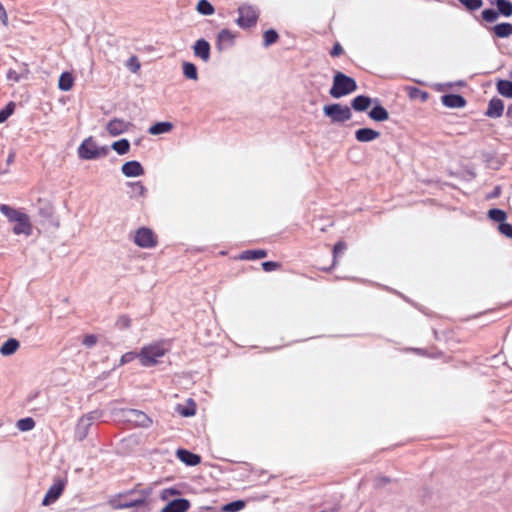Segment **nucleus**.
Listing matches in <instances>:
<instances>
[{"instance_id": "cd10ccee", "label": "nucleus", "mask_w": 512, "mask_h": 512, "mask_svg": "<svg viewBox=\"0 0 512 512\" xmlns=\"http://www.w3.org/2000/svg\"><path fill=\"white\" fill-rule=\"evenodd\" d=\"M183 74L187 79L196 81L198 79V72L196 66L191 62H183Z\"/></svg>"}, {"instance_id": "58836bf2", "label": "nucleus", "mask_w": 512, "mask_h": 512, "mask_svg": "<svg viewBox=\"0 0 512 512\" xmlns=\"http://www.w3.org/2000/svg\"><path fill=\"white\" fill-rule=\"evenodd\" d=\"M481 16L486 22L492 23L498 19L499 13L493 9H485L482 11Z\"/></svg>"}, {"instance_id": "aec40b11", "label": "nucleus", "mask_w": 512, "mask_h": 512, "mask_svg": "<svg viewBox=\"0 0 512 512\" xmlns=\"http://www.w3.org/2000/svg\"><path fill=\"white\" fill-rule=\"evenodd\" d=\"M442 103L449 108H461L466 104L465 99L458 94H447L442 96Z\"/></svg>"}, {"instance_id": "ea45409f", "label": "nucleus", "mask_w": 512, "mask_h": 512, "mask_svg": "<svg viewBox=\"0 0 512 512\" xmlns=\"http://www.w3.org/2000/svg\"><path fill=\"white\" fill-rule=\"evenodd\" d=\"M462 5H464L469 10H477L483 5L482 0H458Z\"/></svg>"}, {"instance_id": "de8ad7c7", "label": "nucleus", "mask_w": 512, "mask_h": 512, "mask_svg": "<svg viewBox=\"0 0 512 512\" xmlns=\"http://www.w3.org/2000/svg\"><path fill=\"white\" fill-rule=\"evenodd\" d=\"M86 347H93L97 343V337L93 334L86 335L82 341Z\"/></svg>"}, {"instance_id": "2f4dec72", "label": "nucleus", "mask_w": 512, "mask_h": 512, "mask_svg": "<svg viewBox=\"0 0 512 512\" xmlns=\"http://www.w3.org/2000/svg\"><path fill=\"white\" fill-rule=\"evenodd\" d=\"M267 256V252L265 250H247L244 251L241 255L242 259L246 260H256V259H262Z\"/></svg>"}, {"instance_id": "3c124183", "label": "nucleus", "mask_w": 512, "mask_h": 512, "mask_svg": "<svg viewBox=\"0 0 512 512\" xmlns=\"http://www.w3.org/2000/svg\"><path fill=\"white\" fill-rule=\"evenodd\" d=\"M182 416L189 417L195 414L194 408H183L178 410Z\"/></svg>"}, {"instance_id": "20e7f679", "label": "nucleus", "mask_w": 512, "mask_h": 512, "mask_svg": "<svg viewBox=\"0 0 512 512\" xmlns=\"http://www.w3.org/2000/svg\"><path fill=\"white\" fill-rule=\"evenodd\" d=\"M108 148L103 146L99 147L92 137L86 138L78 148V155L81 159L92 160L101 156H106Z\"/></svg>"}, {"instance_id": "79ce46f5", "label": "nucleus", "mask_w": 512, "mask_h": 512, "mask_svg": "<svg viewBox=\"0 0 512 512\" xmlns=\"http://www.w3.org/2000/svg\"><path fill=\"white\" fill-rule=\"evenodd\" d=\"M130 186L133 188L136 195L140 197H145L147 194L146 187L141 182H133L130 183Z\"/></svg>"}, {"instance_id": "e433bc0d", "label": "nucleus", "mask_w": 512, "mask_h": 512, "mask_svg": "<svg viewBox=\"0 0 512 512\" xmlns=\"http://www.w3.org/2000/svg\"><path fill=\"white\" fill-rule=\"evenodd\" d=\"M245 507V502L242 500H237L230 502L223 506L222 511L223 512H238L242 510Z\"/></svg>"}, {"instance_id": "412c9836", "label": "nucleus", "mask_w": 512, "mask_h": 512, "mask_svg": "<svg viewBox=\"0 0 512 512\" xmlns=\"http://www.w3.org/2000/svg\"><path fill=\"white\" fill-rule=\"evenodd\" d=\"M504 110V104L502 100L493 98L490 100L486 115L492 118H498L502 116Z\"/></svg>"}, {"instance_id": "09e8293b", "label": "nucleus", "mask_w": 512, "mask_h": 512, "mask_svg": "<svg viewBox=\"0 0 512 512\" xmlns=\"http://www.w3.org/2000/svg\"><path fill=\"white\" fill-rule=\"evenodd\" d=\"M135 358H138V353L135 352H127L121 357V364H126L133 361Z\"/></svg>"}, {"instance_id": "6e6d98bb", "label": "nucleus", "mask_w": 512, "mask_h": 512, "mask_svg": "<svg viewBox=\"0 0 512 512\" xmlns=\"http://www.w3.org/2000/svg\"><path fill=\"white\" fill-rule=\"evenodd\" d=\"M14 161V154L11 153L7 158V164H11Z\"/></svg>"}, {"instance_id": "9d476101", "label": "nucleus", "mask_w": 512, "mask_h": 512, "mask_svg": "<svg viewBox=\"0 0 512 512\" xmlns=\"http://www.w3.org/2000/svg\"><path fill=\"white\" fill-rule=\"evenodd\" d=\"M131 126V123L124 119L113 118L107 123L106 130L111 136L115 137L127 132Z\"/></svg>"}, {"instance_id": "f03ea898", "label": "nucleus", "mask_w": 512, "mask_h": 512, "mask_svg": "<svg viewBox=\"0 0 512 512\" xmlns=\"http://www.w3.org/2000/svg\"><path fill=\"white\" fill-rule=\"evenodd\" d=\"M169 344L165 341L155 342L144 346L138 353L141 365L151 367L160 362V358L169 351Z\"/></svg>"}, {"instance_id": "9b49d317", "label": "nucleus", "mask_w": 512, "mask_h": 512, "mask_svg": "<svg viewBox=\"0 0 512 512\" xmlns=\"http://www.w3.org/2000/svg\"><path fill=\"white\" fill-rule=\"evenodd\" d=\"M111 505L115 509H127L132 507H142L145 505V499L143 497H138L135 499L128 497H119L117 499H113L111 501Z\"/></svg>"}, {"instance_id": "7ed1b4c3", "label": "nucleus", "mask_w": 512, "mask_h": 512, "mask_svg": "<svg viewBox=\"0 0 512 512\" xmlns=\"http://www.w3.org/2000/svg\"><path fill=\"white\" fill-rule=\"evenodd\" d=\"M356 90L357 83L353 78L343 74L342 72H336L333 77V85L329 94L331 97L339 99L355 92Z\"/></svg>"}, {"instance_id": "b1692460", "label": "nucleus", "mask_w": 512, "mask_h": 512, "mask_svg": "<svg viewBox=\"0 0 512 512\" xmlns=\"http://www.w3.org/2000/svg\"><path fill=\"white\" fill-rule=\"evenodd\" d=\"M371 104V99L364 95H359L355 97L352 102L351 106L354 110L363 112L369 108Z\"/></svg>"}, {"instance_id": "a878e982", "label": "nucleus", "mask_w": 512, "mask_h": 512, "mask_svg": "<svg viewBox=\"0 0 512 512\" xmlns=\"http://www.w3.org/2000/svg\"><path fill=\"white\" fill-rule=\"evenodd\" d=\"M492 31L498 38H507L512 34V24L500 23L492 28Z\"/></svg>"}, {"instance_id": "393cba45", "label": "nucleus", "mask_w": 512, "mask_h": 512, "mask_svg": "<svg viewBox=\"0 0 512 512\" xmlns=\"http://www.w3.org/2000/svg\"><path fill=\"white\" fill-rule=\"evenodd\" d=\"M19 345L20 344L18 340L10 338L2 344L0 348V353L3 356H10L18 350Z\"/></svg>"}, {"instance_id": "37998d69", "label": "nucleus", "mask_w": 512, "mask_h": 512, "mask_svg": "<svg viewBox=\"0 0 512 512\" xmlns=\"http://www.w3.org/2000/svg\"><path fill=\"white\" fill-rule=\"evenodd\" d=\"M131 325V320L126 315L120 316L116 321V327L118 329H127Z\"/></svg>"}, {"instance_id": "f3484780", "label": "nucleus", "mask_w": 512, "mask_h": 512, "mask_svg": "<svg viewBox=\"0 0 512 512\" xmlns=\"http://www.w3.org/2000/svg\"><path fill=\"white\" fill-rule=\"evenodd\" d=\"M194 55L201 58L204 62L210 59V44L204 40L199 39L193 46Z\"/></svg>"}, {"instance_id": "49530a36", "label": "nucleus", "mask_w": 512, "mask_h": 512, "mask_svg": "<svg viewBox=\"0 0 512 512\" xmlns=\"http://www.w3.org/2000/svg\"><path fill=\"white\" fill-rule=\"evenodd\" d=\"M127 67L134 73L140 69V63L137 57L133 56L127 61Z\"/></svg>"}, {"instance_id": "dca6fc26", "label": "nucleus", "mask_w": 512, "mask_h": 512, "mask_svg": "<svg viewBox=\"0 0 512 512\" xmlns=\"http://www.w3.org/2000/svg\"><path fill=\"white\" fill-rule=\"evenodd\" d=\"M64 490L63 483H55L53 484L47 491L43 501L42 505L48 506L51 503L55 502L62 494Z\"/></svg>"}, {"instance_id": "603ef678", "label": "nucleus", "mask_w": 512, "mask_h": 512, "mask_svg": "<svg viewBox=\"0 0 512 512\" xmlns=\"http://www.w3.org/2000/svg\"><path fill=\"white\" fill-rule=\"evenodd\" d=\"M342 53H343L342 46L339 43L335 44L331 50V55L335 57V56L341 55Z\"/></svg>"}, {"instance_id": "c03bdc74", "label": "nucleus", "mask_w": 512, "mask_h": 512, "mask_svg": "<svg viewBox=\"0 0 512 512\" xmlns=\"http://www.w3.org/2000/svg\"><path fill=\"white\" fill-rule=\"evenodd\" d=\"M498 230L508 238H512V225L506 222L499 224Z\"/></svg>"}, {"instance_id": "f257e3e1", "label": "nucleus", "mask_w": 512, "mask_h": 512, "mask_svg": "<svg viewBox=\"0 0 512 512\" xmlns=\"http://www.w3.org/2000/svg\"><path fill=\"white\" fill-rule=\"evenodd\" d=\"M0 213L7 218L9 223L14 224L12 231L15 235L26 237L32 235L33 226L28 214L7 204H0Z\"/></svg>"}, {"instance_id": "72a5a7b5", "label": "nucleus", "mask_w": 512, "mask_h": 512, "mask_svg": "<svg viewBox=\"0 0 512 512\" xmlns=\"http://www.w3.org/2000/svg\"><path fill=\"white\" fill-rule=\"evenodd\" d=\"M488 216L491 220L498 222L499 224L505 222L507 219V214L505 211L501 209H490L488 212Z\"/></svg>"}, {"instance_id": "c9c22d12", "label": "nucleus", "mask_w": 512, "mask_h": 512, "mask_svg": "<svg viewBox=\"0 0 512 512\" xmlns=\"http://www.w3.org/2000/svg\"><path fill=\"white\" fill-rule=\"evenodd\" d=\"M197 11L202 15H212L214 7L207 0H200L197 4Z\"/></svg>"}, {"instance_id": "6ab92c4d", "label": "nucleus", "mask_w": 512, "mask_h": 512, "mask_svg": "<svg viewBox=\"0 0 512 512\" xmlns=\"http://www.w3.org/2000/svg\"><path fill=\"white\" fill-rule=\"evenodd\" d=\"M28 69L26 65H21L18 70L10 68L7 71L6 78L11 82V85L20 82L21 80L27 79Z\"/></svg>"}, {"instance_id": "c756f323", "label": "nucleus", "mask_w": 512, "mask_h": 512, "mask_svg": "<svg viewBox=\"0 0 512 512\" xmlns=\"http://www.w3.org/2000/svg\"><path fill=\"white\" fill-rule=\"evenodd\" d=\"M38 203H39V208H38L39 216H41L45 219L51 218L53 215V206L47 201L39 200Z\"/></svg>"}, {"instance_id": "7c9ffc66", "label": "nucleus", "mask_w": 512, "mask_h": 512, "mask_svg": "<svg viewBox=\"0 0 512 512\" xmlns=\"http://www.w3.org/2000/svg\"><path fill=\"white\" fill-rule=\"evenodd\" d=\"M498 92L508 98H512V82L508 80H500L497 83Z\"/></svg>"}, {"instance_id": "0eeeda50", "label": "nucleus", "mask_w": 512, "mask_h": 512, "mask_svg": "<svg viewBox=\"0 0 512 512\" xmlns=\"http://www.w3.org/2000/svg\"><path fill=\"white\" fill-rule=\"evenodd\" d=\"M239 17L237 24L242 28H248L256 24L258 18L257 10L252 6H241L238 9Z\"/></svg>"}, {"instance_id": "ddd939ff", "label": "nucleus", "mask_w": 512, "mask_h": 512, "mask_svg": "<svg viewBox=\"0 0 512 512\" xmlns=\"http://www.w3.org/2000/svg\"><path fill=\"white\" fill-rule=\"evenodd\" d=\"M235 35L228 29H223L217 36V49L219 51L226 50L234 45Z\"/></svg>"}, {"instance_id": "f8f14e48", "label": "nucleus", "mask_w": 512, "mask_h": 512, "mask_svg": "<svg viewBox=\"0 0 512 512\" xmlns=\"http://www.w3.org/2000/svg\"><path fill=\"white\" fill-rule=\"evenodd\" d=\"M121 172L124 176L130 177H139L144 175V168L140 164V162L136 160L125 162L121 167Z\"/></svg>"}, {"instance_id": "a18cd8bd", "label": "nucleus", "mask_w": 512, "mask_h": 512, "mask_svg": "<svg viewBox=\"0 0 512 512\" xmlns=\"http://www.w3.org/2000/svg\"><path fill=\"white\" fill-rule=\"evenodd\" d=\"M345 250H346V244L344 242L340 241V242L335 244L334 249H333V257H334L333 265L336 264L337 257L340 254H342Z\"/></svg>"}, {"instance_id": "6e6552de", "label": "nucleus", "mask_w": 512, "mask_h": 512, "mask_svg": "<svg viewBox=\"0 0 512 512\" xmlns=\"http://www.w3.org/2000/svg\"><path fill=\"white\" fill-rule=\"evenodd\" d=\"M134 242L136 245L142 248H151L156 244L155 236L152 230L144 227L136 231Z\"/></svg>"}, {"instance_id": "f704fd0d", "label": "nucleus", "mask_w": 512, "mask_h": 512, "mask_svg": "<svg viewBox=\"0 0 512 512\" xmlns=\"http://www.w3.org/2000/svg\"><path fill=\"white\" fill-rule=\"evenodd\" d=\"M16 426L20 431H30L35 427V421L30 417L23 418L17 421Z\"/></svg>"}, {"instance_id": "4d7b16f0", "label": "nucleus", "mask_w": 512, "mask_h": 512, "mask_svg": "<svg viewBox=\"0 0 512 512\" xmlns=\"http://www.w3.org/2000/svg\"><path fill=\"white\" fill-rule=\"evenodd\" d=\"M507 114L510 116L512 114V105L508 107Z\"/></svg>"}, {"instance_id": "2eb2a0df", "label": "nucleus", "mask_w": 512, "mask_h": 512, "mask_svg": "<svg viewBox=\"0 0 512 512\" xmlns=\"http://www.w3.org/2000/svg\"><path fill=\"white\" fill-rule=\"evenodd\" d=\"M380 137V132L371 128H360L355 131V139L361 143L372 142Z\"/></svg>"}, {"instance_id": "39448f33", "label": "nucleus", "mask_w": 512, "mask_h": 512, "mask_svg": "<svg viewBox=\"0 0 512 512\" xmlns=\"http://www.w3.org/2000/svg\"><path fill=\"white\" fill-rule=\"evenodd\" d=\"M323 113L332 123H344L352 118L351 109L338 103L325 105Z\"/></svg>"}, {"instance_id": "a211bd4d", "label": "nucleus", "mask_w": 512, "mask_h": 512, "mask_svg": "<svg viewBox=\"0 0 512 512\" xmlns=\"http://www.w3.org/2000/svg\"><path fill=\"white\" fill-rule=\"evenodd\" d=\"M176 455L181 462L185 463L188 466H195V465L199 464L201 461V458L199 455L194 454L185 449H178L176 451Z\"/></svg>"}, {"instance_id": "bb28decb", "label": "nucleus", "mask_w": 512, "mask_h": 512, "mask_svg": "<svg viewBox=\"0 0 512 512\" xmlns=\"http://www.w3.org/2000/svg\"><path fill=\"white\" fill-rule=\"evenodd\" d=\"M172 128L173 125L170 122H158L152 125L148 131L151 135H160L171 131Z\"/></svg>"}, {"instance_id": "864d4df0", "label": "nucleus", "mask_w": 512, "mask_h": 512, "mask_svg": "<svg viewBox=\"0 0 512 512\" xmlns=\"http://www.w3.org/2000/svg\"><path fill=\"white\" fill-rule=\"evenodd\" d=\"M175 494H178V491L175 489H165L162 492V498L167 499L169 496H173Z\"/></svg>"}, {"instance_id": "5701e85b", "label": "nucleus", "mask_w": 512, "mask_h": 512, "mask_svg": "<svg viewBox=\"0 0 512 512\" xmlns=\"http://www.w3.org/2000/svg\"><path fill=\"white\" fill-rule=\"evenodd\" d=\"M74 85V77L69 72H63L58 81V87L62 91H70Z\"/></svg>"}, {"instance_id": "c85d7f7f", "label": "nucleus", "mask_w": 512, "mask_h": 512, "mask_svg": "<svg viewBox=\"0 0 512 512\" xmlns=\"http://www.w3.org/2000/svg\"><path fill=\"white\" fill-rule=\"evenodd\" d=\"M496 6L499 15H502L504 17L512 16V2H510L509 0H499L497 1Z\"/></svg>"}, {"instance_id": "a19ab883", "label": "nucleus", "mask_w": 512, "mask_h": 512, "mask_svg": "<svg viewBox=\"0 0 512 512\" xmlns=\"http://www.w3.org/2000/svg\"><path fill=\"white\" fill-rule=\"evenodd\" d=\"M14 103L10 102L4 109L0 111V123L6 121V119L13 113Z\"/></svg>"}, {"instance_id": "473e14b6", "label": "nucleus", "mask_w": 512, "mask_h": 512, "mask_svg": "<svg viewBox=\"0 0 512 512\" xmlns=\"http://www.w3.org/2000/svg\"><path fill=\"white\" fill-rule=\"evenodd\" d=\"M111 147L119 155H124L129 151L130 143L127 139H121V140L115 141Z\"/></svg>"}, {"instance_id": "4c0bfd02", "label": "nucleus", "mask_w": 512, "mask_h": 512, "mask_svg": "<svg viewBox=\"0 0 512 512\" xmlns=\"http://www.w3.org/2000/svg\"><path fill=\"white\" fill-rule=\"evenodd\" d=\"M263 37H264V46L268 47L277 41L278 34L275 30L270 29V30L265 31Z\"/></svg>"}, {"instance_id": "423d86ee", "label": "nucleus", "mask_w": 512, "mask_h": 512, "mask_svg": "<svg viewBox=\"0 0 512 512\" xmlns=\"http://www.w3.org/2000/svg\"><path fill=\"white\" fill-rule=\"evenodd\" d=\"M100 417V414L97 411L90 412L84 416H82L76 425L75 428V437L82 441L88 435V431L90 426L93 424L95 420Z\"/></svg>"}, {"instance_id": "8fccbe9b", "label": "nucleus", "mask_w": 512, "mask_h": 512, "mask_svg": "<svg viewBox=\"0 0 512 512\" xmlns=\"http://www.w3.org/2000/svg\"><path fill=\"white\" fill-rule=\"evenodd\" d=\"M262 267L265 271L270 272L276 270L279 267V264L273 261H267L262 263Z\"/></svg>"}, {"instance_id": "1a4fd4ad", "label": "nucleus", "mask_w": 512, "mask_h": 512, "mask_svg": "<svg viewBox=\"0 0 512 512\" xmlns=\"http://www.w3.org/2000/svg\"><path fill=\"white\" fill-rule=\"evenodd\" d=\"M127 422L133 423L139 427H148L151 424L150 418L142 411L129 409L124 412Z\"/></svg>"}, {"instance_id": "5fc2aeb1", "label": "nucleus", "mask_w": 512, "mask_h": 512, "mask_svg": "<svg viewBox=\"0 0 512 512\" xmlns=\"http://www.w3.org/2000/svg\"><path fill=\"white\" fill-rule=\"evenodd\" d=\"M0 20L3 22V24H5V25L7 24L8 17H7L6 11L1 3H0Z\"/></svg>"}, {"instance_id": "4be33fe9", "label": "nucleus", "mask_w": 512, "mask_h": 512, "mask_svg": "<svg viewBox=\"0 0 512 512\" xmlns=\"http://www.w3.org/2000/svg\"><path fill=\"white\" fill-rule=\"evenodd\" d=\"M369 117L377 122H383L389 119L388 111L381 105H377L369 112Z\"/></svg>"}, {"instance_id": "4468645a", "label": "nucleus", "mask_w": 512, "mask_h": 512, "mask_svg": "<svg viewBox=\"0 0 512 512\" xmlns=\"http://www.w3.org/2000/svg\"><path fill=\"white\" fill-rule=\"evenodd\" d=\"M190 508V502L184 498L174 499L168 502L161 512H186Z\"/></svg>"}]
</instances>
